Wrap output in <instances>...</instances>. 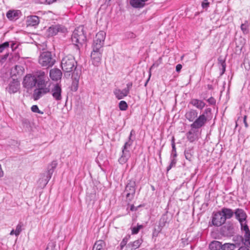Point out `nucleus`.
<instances>
[{"label":"nucleus","mask_w":250,"mask_h":250,"mask_svg":"<svg viewBox=\"0 0 250 250\" xmlns=\"http://www.w3.org/2000/svg\"><path fill=\"white\" fill-rule=\"evenodd\" d=\"M198 116V112L195 109H190L185 114L186 118L190 122H193Z\"/></svg>","instance_id":"a878e982"},{"label":"nucleus","mask_w":250,"mask_h":250,"mask_svg":"<svg viewBox=\"0 0 250 250\" xmlns=\"http://www.w3.org/2000/svg\"><path fill=\"white\" fill-rule=\"evenodd\" d=\"M233 216L235 219L240 223L241 228L245 225H247L248 215L243 209L241 208L235 209Z\"/></svg>","instance_id":"423d86ee"},{"label":"nucleus","mask_w":250,"mask_h":250,"mask_svg":"<svg viewBox=\"0 0 250 250\" xmlns=\"http://www.w3.org/2000/svg\"><path fill=\"white\" fill-rule=\"evenodd\" d=\"M133 130H131V132H130V135H129V136L128 137V140H129V139H131V137H132V133H133Z\"/></svg>","instance_id":"338daca9"},{"label":"nucleus","mask_w":250,"mask_h":250,"mask_svg":"<svg viewBox=\"0 0 250 250\" xmlns=\"http://www.w3.org/2000/svg\"><path fill=\"white\" fill-rule=\"evenodd\" d=\"M36 78L37 85H48L49 79L47 76V72L42 70H39L34 73Z\"/></svg>","instance_id":"0eeeda50"},{"label":"nucleus","mask_w":250,"mask_h":250,"mask_svg":"<svg viewBox=\"0 0 250 250\" xmlns=\"http://www.w3.org/2000/svg\"><path fill=\"white\" fill-rule=\"evenodd\" d=\"M248 26L249 24L247 21H245V23L241 24V29L242 30L244 33L246 34L248 32Z\"/></svg>","instance_id":"4c0bfd02"},{"label":"nucleus","mask_w":250,"mask_h":250,"mask_svg":"<svg viewBox=\"0 0 250 250\" xmlns=\"http://www.w3.org/2000/svg\"><path fill=\"white\" fill-rule=\"evenodd\" d=\"M185 156L187 159H188V154L187 153H185Z\"/></svg>","instance_id":"774afa93"},{"label":"nucleus","mask_w":250,"mask_h":250,"mask_svg":"<svg viewBox=\"0 0 250 250\" xmlns=\"http://www.w3.org/2000/svg\"><path fill=\"white\" fill-rule=\"evenodd\" d=\"M31 111L34 113H37L40 114H43V112L41 111L37 105H33L31 108Z\"/></svg>","instance_id":"79ce46f5"},{"label":"nucleus","mask_w":250,"mask_h":250,"mask_svg":"<svg viewBox=\"0 0 250 250\" xmlns=\"http://www.w3.org/2000/svg\"><path fill=\"white\" fill-rule=\"evenodd\" d=\"M79 85V80L77 79H75L74 80H73L71 88L73 91H76L77 90Z\"/></svg>","instance_id":"ea45409f"},{"label":"nucleus","mask_w":250,"mask_h":250,"mask_svg":"<svg viewBox=\"0 0 250 250\" xmlns=\"http://www.w3.org/2000/svg\"><path fill=\"white\" fill-rule=\"evenodd\" d=\"M113 93L115 95L116 98L118 100H121L123 99L124 97L127 96L129 94L127 93V91L125 90L124 89L123 90H121L118 88H116L114 90Z\"/></svg>","instance_id":"cd10ccee"},{"label":"nucleus","mask_w":250,"mask_h":250,"mask_svg":"<svg viewBox=\"0 0 250 250\" xmlns=\"http://www.w3.org/2000/svg\"><path fill=\"white\" fill-rule=\"evenodd\" d=\"M71 40L78 49L85 43L86 38L83 26L78 27L74 30L71 36Z\"/></svg>","instance_id":"f257e3e1"},{"label":"nucleus","mask_w":250,"mask_h":250,"mask_svg":"<svg viewBox=\"0 0 250 250\" xmlns=\"http://www.w3.org/2000/svg\"><path fill=\"white\" fill-rule=\"evenodd\" d=\"M51 94L53 98L57 101H60L62 99V88L58 83L55 84L51 89Z\"/></svg>","instance_id":"dca6fc26"},{"label":"nucleus","mask_w":250,"mask_h":250,"mask_svg":"<svg viewBox=\"0 0 250 250\" xmlns=\"http://www.w3.org/2000/svg\"><path fill=\"white\" fill-rule=\"evenodd\" d=\"M49 75L50 78L53 81H58L62 78V73L61 71L58 68H54L50 70Z\"/></svg>","instance_id":"5701e85b"},{"label":"nucleus","mask_w":250,"mask_h":250,"mask_svg":"<svg viewBox=\"0 0 250 250\" xmlns=\"http://www.w3.org/2000/svg\"><path fill=\"white\" fill-rule=\"evenodd\" d=\"M211 109L210 108H207L205 109L203 113L201 114V115H204L205 116L207 117L208 118V115L210 113H211Z\"/></svg>","instance_id":"49530a36"},{"label":"nucleus","mask_w":250,"mask_h":250,"mask_svg":"<svg viewBox=\"0 0 250 250\" xmlns=\"http://www.w3.org/2000/svg\"><path fill=\"white\" fill-rule=\"evenodd\" d=\"M237 242L235 243H225L222 246V250H234L236 248H238L241 243H242V239L241 237H237Z\"/></svg>","instance_id":"f3484780"},{"label":"nucleus","mask_w":250,"mask_h":250,"mask_svg":"<svg viewBox=\"0 0 250 250\" xmlns=\"http://www.w3.org/2000/svg\"><path fill=\"white\" fill-rule=\"evenodd\" d=\"M10 46V42H5L0 44V53H2L4 50L8 49Z\"/></svg>","instance_id":"f704fd0d"},{"label":"nucleus","mask_w":250,"mask_h":250,"mask_svg":"<svg viewBox=\"0 0 250 250\" xmlns=\"http://www.w3.org/2000/svg\"><path fill=\"white\" fill-rule=\"evenodd\" d=\"M103 50L99 49L98 50H95L93 49V51L91 54V58L92 62V63L95 66H98L100 63L102 55Z\"/></svg>","instance_id":"2eb2a0df"},{"label":"nucleus","mask_w":250,"mask_h":250,"mask_svg":"<svg viewBox=\"0 0 250 250\" xmlns=\"http://www.w3.org/2000/svg\"><path fill=\"white\" fill-rule=\"evenodd\" d=\"M208 121V118L204 115H200L195 119L190 125V127L194 128L197 130L204 126Z\"/></svg>","instance_id":"f8f14e48"},{"label":"nucleus","mask_w":250,"mask_h":250,"mask_svg":"<svg viewBox=\"0 0 250 250\" xmlns=\"http://www.w3.org/2000/svg\"><path fill=\"white\" fill-rule=\"evenodd\" d=\"M37 88L33 92L34 100H38L44 95L49 93L50 91V84L48 85H37Z\"/></svg>","instance_id":"6e6552de"},{"label":"nucleus","mask_w":250,"mask_h":250,"mask_svg":"<svg viewBox=\"0 0 250 250\" xmlns=\"http://www.w3.org/2000/svg\"><path fill=\"white\" fill-rule=\"evenodd\" d=\"M171 146H172V150H171V152L170 157L176 158L177 157V153H176V146H175V144L174 142V137H172Z\"/></svg>","instance_id":"72a5a7b5"},{"label":"nucleus","mask_w":250,"mask_h":250,"mask_svg":"<svg viewBox=\"0 0 250 250\" xmlns=\"http://www.w3.org/2000/svg\"><path fill=\"white\" fill-rule=\"evenodd\" d=\"M190 104L198 109L202 110L206 105V104L202 100L197 99H192Z\"/></svg>","instance_id":"bb28decb"},{"label":"nucleus","mask_w":250,"mask_h":250,"mask_svg":"<svg viewBox=\"0 0 250 250\" xmlns=\"http://www.w3.org/2000/svg\"><path fill=\"white\" fill-rule=\"evenodd\" d=\"M246 119H247V116H245L244 117L243 122L244 123L245 127H248V123L247 122Z\"/></svg>","instance_id":"6e6d98bb"},{"label":"nucleus","mask_w":250,"mask_h":250,"mask_svg":"<svg viewBox=\"0 0 250 250\" xmlns=\"http://www.w3.org/2000/svg\"><path fill=\"white\" fill-rule=\"evenodd\" d=\"M66 29L62 25L60 24L53 25L49 27L46 31V36L48 37L55 36L59 32L64 33Z\"/></svg>","instance_id":"9d476101"},{"label":"nucleus","mask_w":250,"mask_h":250,"mask_svg":"<svg viewBox=\"0 0 250 250\" xmlns=\"http://www.w3.org/2000/svg\"><path fill=\"white\" fill-rule=\"evenodd\" d=\"M77 62L71 55L64 57L61 62L62 69L65 72H70L76 68Z\"/></svg>","instance_id":"7ed1b4c3"},{"label":"nucleus","mask_w":250,"mask_h":250,"mask_svg":"<svg viewBox=\"0 0 250 250\" xmlns=\"http://www.w3.org/2000/svg\"><path fill=\"white\" fill-rule=\"evenodd\" d=\"M37 88L33 92L34 100H38L44 95L49 93L50 91V84L48 85H37Z\"/></svg>","instance_id":"1a4fd4ad"},{"label":"nucleus","mask_w":250,"mask_h":250,"mask_svg":"<svg viewBox=\"0 0 250 250\" xmlns=\"http://www.w3.org/2000/svg\"><path fill=\"white\" fill-rule=\"evenodd\" d=\"M18 69H21V66L18 65H15L13 68L11 69V73H14V71L17 70Z\"/></svg>","instance_id":"864d4df0"},{"label":"nucleus","mask_w":250,"mask_h":250,"mask_svg":"<svg viewBox=\"0 0 250 250\" xmlns=\"http://www.w3.org/2000/svg\"><path fill=\"white\" fill-rule=\"evenodd\" d=\"M238 250H250L247 247L245 246H242L238 248Z\"/></svg>","instance_id":"4d7b16f0"},{"label":"nucleus","mask_w":250,"mask_h":250,"mask_svg":"<svg viewBox=\"0 0 250 250\" xmlns=\"http://www.w3.org/2000/svg\"><path fill=\"white\" fill-rule=\"evenodd\" d=\"M21 15V12L18 10H10L6 13L7 18L10 21H16Z\"/></svg>","instance_id":"aec40b11"},{"label":"nucleus","mask_w":250,"mask_h":250,"mask_svg":"<svg viewBox=\"0 0 250 250\" xmlns=\"http://www.w3.org/2000/svg\"><path fill=\"white\" fill-rule=\"evenodd\" d=\"M143 227V225L138 224L136 227H134L132 228V234H137L140 229H142Z\"/></svg>","instance_id":"58836bf2"},{"label":"nucleus","mask_w":250,"mask_h":250,"mask_svg":"<svg viewBox=\"0 0 250 250\" xmlns=\"http://www.w3.org/2000/svg\"><path fill=\"white\" fill-rule=\"evenodd\" d=\"M55 62V59L52 57L50 52H43L39 59V63L43 67H50L52 66Z\"/></svg>","instance_id":"20e7f679"},{"label":"nucleus","mask_w":250,"mask_h":250,"mask_svg":"<svg viewBox=\"0 0 250 250\" xmlns=\"http://www.w3.org/2000/svg\"><path fill=\"white\" fill-rule=\"evenodd\" d=\"M125 245V242L124 239L123 241L121 243V246L122 247Z\"/></svg>","instance_id":"69168bd1"},{"label":"nucleus","mask_w":250,"mask_h":250,"mask_svg":"<svg viewBox=\"0 0 250 250\" xmlns=\"http://www.w3.org/2000/svg\"><path fill=\"white\" fill-rule=\"evenodd\" d=\"M208 101L211 104H213L215 103V100H214V99L212 97H211L210 98H209L208 100Z\"/></svg>","instance_id":"5fc2aeb1"},{"label":"nucleus","mask_w":250,"mask_h":250,"mask_svg":"<svg viewBox=\"0 0 250 250\" xmlns=\"http://www.w3.org/2000/svg\"><path fill=\"white\" fill-rule=\"evenodd\" d=\"M19 82L17 80L14 79L9 83L8 87L7 88V90L10 93H15L19 90Z\"/></svg>","instance_id":"4be33fe9"},{"label":"nucleus","mask_w":250,"mask_h":250,"mask_svg":"<svg viewBox=\"0 0 250 250\" xmlns=\"http://www.w3.org/2000/svg\"><path fill=\"white\" fill-rule=\"evenodd\" d=\"M182 68V65L180 64H178L176 66V70L177 72H179L181 71Z\"/></svg>","instance_id":"603ef678"},{"label":"nucleus","mask_w":250,"mask_h":250,"mask_svg":"<svg viewBox=\"0 0 250 250\" xmlns=\"http://www.w3.org/2000/svg\"><path fill=\"white\" fill-rule=\"evenodd\" d=\"M130 156L129 150H124L122 149V154L119 159V162L121 164H125Z\"/></svg>","instance_id":"c85d7f7f"},{"label":"nucleus","mask_w":250,"mask_h":250,"mask_svg":"<svg viewBox=\"0 0 250 250\" xmlns=\"http://www.w3.org/2000/svg\"><path fill=\"white\" fill-rule=\"evenodd\" d=\"M211 218L212 224L215 227L222 226L226 221L220 211L213 212Z\"/></svg>","instance_id":"9b49d317"},{"label":"nucleus","mask_w":250,"mask_h":250,"mask_svg":"<svg viewBox=\"0 0 250 250\" xmlns=\"http://www.w3.org/2000/svg\"><path fill=\"white\" fill-rule=\"evenodd\" d=\"M37 84L36 82V78L33 74H27L23 79V85L27 88L30 89L36 86Z\"/></svg>","instance_id":"4468645a"},{"label":"nucleus","mask_w":250,"mask_h":250,"mask_svg":"<svg viewBox=\"0 0 250 250\" xmlns=\"http://www.w3.org/2000/svg\"><path fill=\"white\" fill-rule=\"evenodd\" d=\"M242 231L245 232L244 236L245 237V244L250 247V230L248 225H245L241 228Z\"/></svg>","instance_id":"393cba45"},{"label":"nucleus","mask_w":250,"mask_h":250,"mask_svg":"<svg viewBox=\"0 0 250 250\" xmlns=\"http://www.w3.org/2000/svg\"><path fill=\"white\" fill-rule=\"evenodd\" d=\"M49 247H51V250H55L54 249H55V246L52 244L51 245H48L47 248H46V250H49Z\"/></svg>","instance_id":"13d9d810"},{"label":"nucleus","mask_w":250,"mask_h":250,"mask_svg":"<svg viewBox=\"0 0 250 250\" xmlns=\"http://www.w3.org/2000/svg\"><path fill=\"white\" fill-rule=\"evenodd\" d=\"M209 3L207 0H204L202 3V6L203 8H207L209 6Z\"/></svg>","instance_id":"09e8293b"},{"label":"nucleus","mask_w":250,"mask_h":250,"mask_svg":"<svg viewBox=\"0 0 250 250\" xmlns=\"http://www.w3.org/2000/svg\"><path fill=\"white\" fill-rule=\"evenodd\" d=\"M9 55V53H7L2 56V60H6Z\"/></svg>","instance_id":"bf43d9fd"},{"label":"nucleus","mask_w":250,"mask_h":250,"mask_svg":"<svg viewBox=\"0 0 250 250\" xmlns=\"http://www.w3.org/2000/svg\"><path fill=\"white\" fill-rule=\"evenodd\" d=\"M133 141L131 139L128 140V141L125 143L122 149L124 150H129V148L133 144Z\"/></svg>","instance_id":"e433bc0d"},{"label":"nucleus","mask_w":250,"mask_h":250,"mask_svg":"<svg viewBox=\"0 0 250 250\" xmlns=\"http://www.w3.org/2000/svg\"><path fill=\"white\" fill-rule=\"evenodd\" d=\"M198 131L197 129L191 127L187 133V137L190 142H193L198 139Z\"/></svg>","instance_id":"412c9836"},{"label":"nucleus","mask_w":250,"mask_h":250,"mask_svg":"<svg viewBox=\"0 0 250 250\" xmlns=\"http://www.w3.org/2000/svg\"><path fill=\"white\" fill-rule=\"evenodd\" d=\"M223 245L218 241H213L209 245V249L210 250H222Z\"/></svg>","instance_id":"c756f323"},{"label":"nucleus","mask_w":250,"mask_h":250,"mask_svg":"<svg viewBox=\"0 0 250 250\" xmlns=\"http://www.w3.org/2000/svg\"><path fill=\"white\" fill-rule=\"evenodd\" d=\"M3 175V172L1 169V165H0V177H2Z\"/></svg>","instance_id":"052dcab7"},{"label":"nucleus","mask_w":250,"mask_h":250,"mask_svg":"<svg viewBox=\"0 0 250 250\" xmlns=\"http://www.w3.org/2000/svg\"><path fill=\"white\" fill-rule=\"evenodd\" d=\"M57 166V161H52L50 165L48 167L47 171L41 175V177L39 179L38 182L40 188H42L46 186L51 179L54 169Z\"/></svg>","instance_id":"f03ea898"},{"label":"nucleus","mask_w":250,"mask_h":250,"mask_svg":"<svg viewBox=\"0 0 250 250\" xmlns=\"http://www.w3.org/2000/svg\"><path fill=\"white\" fill-rule=\"evenodd\" d=\"M10 42V46L12 50H15L18 47V45L14 42L11 41Z\"/></svg>","instance_id":"8fccbe9b"},{"label":"nucleus","mask_w":250,"mask_h":250,"mask_svg":"<svg viewBox=\"0 0 250 250\" xmlns=\"http://www.w3.org/2000/svg\"><path fill=\"white\" fill-rule=\"evenodd\" d=\"M221 232L224 235L229 236L232 235L234 232L233 224L230 222H228L221 228Z\"/></svg>","instance_id":"a211bd4d"},{"label":"nucleus","mask_w":250,"mask_h":250,"mask_svg":"<svg viewBox=\"0 0 250 250\" xmlns=\"http://www.w3.org/2000/svg\"><path fill=\"white\" fill-rule=\"evenodd\" d=\"M220 62V63H221V65L222 67V72L221 73V75H222L223 73H224L225 70H226V63L225 62L222 60H219Z\"/></svg>","instance_id":"de8ad7c7"},{"label":"nucleus","mask_w":250,"mask_h":250,"mask_svg":"<svg viewBox=\"0 0 250 250\" xmlns=\"http://www.w3.org/2000/svg\"><path fill=\"white\" fill-rule=\"evenodd\" d=\"M106 33L103 31L99 32L96 35L93 40L92 48L95 50L102 49L104 45Z\"/></svg>","instance_id":"39448f33"},{"label":"nucleus","mask_w":250,"mask_h":250,"mask_svg":"<svg viewBox=\"0 0 250 250\" xmlns=\"http://www.w3.org/2000/svg\"><path fill=\"white\" fill-rule=\"evenodd\" d=\"M143 242L142 239H138L132 243H130L128 245V247H130L131 250H135L138 248Z\"/></svg>","instance_id":"473e14b6"},{"label":"nucleus","mask_w":250,"mask_h":250,"mask_svg":"<svg viewBox=\"0 0 250 250\" xmlns=\"http://www.w3.org/2000/svg\"><path fill=\"white\" fill-rule=\"evenodd\" d=\"M234 210L229 208L224 207L220 210L225 220L229 219L233 216Z\"/></svg>","instance_id":"b1692460"},{"label":"nucleus","mask_w":250,"mask_h":250,"mask_svg":"<svg viewBox=\"0 0 250 250\" xmlns=\"http://www.w3.org/2000/svg\"><path fill=\"white\" fill-rule=\"evenodd\" d=\"M40 23L39 18L37 16H28L26 20L27 26H36Z\"/></svg>","instance_id":"6ab92c4d"},{"label":"nucleus","mask_w":250,"mask_h":250,"mask_svg":"<svg viewBox=\"0 0 250 250\" xmlns=\"http://www.w3.org/2000/svg\"><path fill=\"white\" fill-rule=\"evenodd\" d=\"M130 210H131V211H134V210H135V207L134 206V205H131V207H130Z\"/></svg>","instance_id":"0e129e2a"},{"label":"nucleus","mask_w":250,"mask_h":250,"mask_svg":"<svg viewBox=\"0 0 250 250\" xmlns=\"http://www.w3.org/2000/svg\"><path fill=\"white\" fill-rule=\"evenodd\" d=\"M56 0H46V1L49 3L50 4L51 3H53V2L55 1Z\"/></svg>","instance_id":"680f3d73"},{"label":"nucleus","mask_w":250,"mask_h":250,"mask_svg":"<svg viewBox=\"0 0 250 250\" xmlns=\"http://www.w3.org/2000/svg\"><path fill=\"white\" fill-rule=\"evenodd\" d=\"M132 86V83L129 82L126 84V87L124 89L127 91V93H129V91Z\"/></svg>","instance_id":"3c124183"},{"label":"nucleus","mask_w":250,"mask_h":250,"mask_svg":"<svg viewBox=\"0 0 250 250\" xmlns=\"http://www.w3.org/2000/svg\"><path fill=\"white\" fill-rule=\"evenodd\" d=\"M119 107L121 110L125 111L127 109L128 105L126 102L121 101L119 104Z\"/></svg>","instance_id":"c9c22d12"},{"label":"nucleus","mask_w":250,"mask_h":250,"mask_svg":"<svg viewBox=\"0 0 250 250\" xmlns=\"http://www.w3.org/2000/svg\"><path fill=\"white\" fill-rule=\"evenodd\" d=\"M105 244L103 240L96 241L93 247L92 250H104Z\"/></svg>","instance_id":"7c9ffc66"},{"label":"nucleus","mask_w":250,"mask_h":250,"mask_svg":"<svg viewBox=\"0 0 250 250\" xmlns=\"http://www.w3.org/2000/svg\"><path fill=\"white\" fill-rule=\"evenodd\" d=\"M176 163V158L170 157V164L167 167V171H169L172 167H174Z\"/></svg>","instance_id":"a19ab883"},{"label":"nucleus","mask_w":250,"mask_h":250,"mask_svg":"<svg viewBox=\"0 0 250 250\" xmlns=\"http://www.w3.org/2000/svg\"><path fill=\"white\" fill-rule=\"evenodd\" d=\"M21 227H22V226L21 224H19L17 226L16 229L15 230V235L16 236H17L20 234V233H21V232L22 230Z\"/></svg>","instance_id":"c03bdc74"},{"label":"nucleus","mask_w":250,"mask_h":250,"mask_svg":"<svg viewBox=\"0 0 250 250\" xmlns=\"http://www.w3.org/2000/svg\"><path fill=\"white\" fill-rule=\"evenodd\" d=\"M166 222V219L165 218H162L160 219L159 228H161L162 229V228L165 226Z\"/></svg>","instance_id":"a18cd8bd"},{"label":"nucleus","mask_w":250,"mask_h":250,"mask_svg":"<svg viewBox=\"0 0 250 250\" xmlns=\"http://www.w3.org/2000/svg\"><path fill=\"white\" fill-rule=\"evenodd\" d=\"M130 4L135 8H142L145 5V2L142 0H130Z\"/></svg>","instance_id":"2f4dec72"},{"label":"nucleus","mask_w":250,"mask_h":250,"mask_svg":"<svg viewBox=\"0 0 250 250\" xmlns=\"http://www.w3.org/2000/svg\"><path fill=\"white\" fill-rule=\"evenodd\" d=\"M135 185L134 181H130L126 186L125 192L126 193V198L129 201H131L134 197L136 190Z\"/></svg>","instance_id":"ddd939ff"},{"label":"nucleus","mask_w":250,"mask_h":250,"mask_svg":"<svg viewBox=\"0 0 250 250\" xmlns=\"http://www.w3.org/2000/svg\"><path fill=\"white\" fill-rule=\"evenodd\" d=\"M10 234L11 235H14V234H15V230H14V229H12V230L11 231V232H10Z\"/></svg>","instance_id":"e2e57ef3"},{"label":"nucleus","mask_w":250,"mask_h":250,"mask_svg":"<svg viewBox=\"0 0 250 250\" xmlns=\"http://www.w3.org/2000/svg\"><path fill=\"white\" fill-rule=\"evenodd\" d=\"M162 229L161 228H158V229H154L153 232H152V237H158L159 233L161 231Z\"/></svg>","instance_id":"37998d69"}]
</instances>
